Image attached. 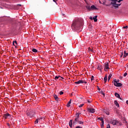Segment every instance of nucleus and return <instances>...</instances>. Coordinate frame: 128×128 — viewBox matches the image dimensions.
I'll return each mask as SVG.
<instances>
[{
  "label": "nucleus",
  "mask_w": 128,
  "mask_h": 128,
  "mask_svg": "<svg viewBox=\"0 0 128 128\" xmlns=\"http://www.w3.org/2000/svg\"><path fill=\"white\" fill-rule=\"evenodd\" d=\"M84 26V22L80 19H76L73 21L72 28L74 30H78L80 28Z\"/></svg>",
  "instance_id": "obj_1"
},
{
  "label": "nucleus",
  "mask_w": 128,
  "mask_h": 128,
  "mask_svg": "<svg viewBox=\"0 0 128 128\" xmlns=\"http://www.w3.org/2000/svg\"><path fill=\"white\" fill-rule=\"evenodd\" d=\"M111 0L110 4H112L114 8H118V6H120V4H117L116 2H118V0Z\"/></svg>",
  "instance_id": "obj_2"
},
{
  "label": "nucleus",
  "mask_w": 128,
  "mask_h": 128,
  "mask_svg": "<svg viewBox=\"0 0 128 128\" xmlns=\"http://www.w3.org/2000/svg\"><path fill=\"white\" fill-rule=\"evenodd\" d=\"M34 110L32 109L27 113V116H28V118H33V116H34Z\"/></svg>",
  "instance_id": "obj_3"
},
{
  "label": "nucleus",
  "mask_w": 128,
  "mask_h": 128,
  "mask_svg": "<svg viewBox=\"0 0 128 128\" xmlns=\"http://www.w3.org/2000/svg\"><path fill=\"white\" fill-rule=\"evenodd\" d=\"M75 117L76 118L72 122L73 126H76V124L78 122V118H78V115L77 116H75Z\"/></svg>",
  "instance_id": "obj_4"
},
{
  "label": "nucleus",
  "mask_w": 128,
  "mask_h": 128,
  "mask_svg": "<svg viewBox=\"0 0 128 128\" xmlns=\"http://www.w3.org/2000/svg\"><path fill=\"white\" fill-rule=\"evenodd\" d=\"M110 124H113V126H116L117 124H118V120H111L110 121Z\"/></svg>",
  "instance_id": "obj_5"
},
{
  "label": "nucleus",
  "mask_w": 128,
  "mask_h": 128,
  "mask_svg": "<svg viewBox=\"0 0 128 128\" xmlns=\"http://www.w3.org/2000/svg\"><path fill=\"white\" fill-rule=\"evenodd\" d=\"M106 70H110V66H108V62H106L104 66V70L105 72H107Z\"/></svg>",
  "instance_id": "obj_6"
},
{
  "label": "nucleus",
  "mask_w": 128,
  "mask_h": 128,
  "mask_svg": "<svg viewBox=\"0 0 128 128\" xmlns=\"http://www.w3.org/2000/svg\"><path fill=\"white\" fill-rule=\"evenodd\" d=\"M88 110L89 112H92V114H94L96 112V110L94 108H88Z\"/></svg>",
  "instance_id": "obj_7"
},
{
  "label": "nucleus",
  "mask_w": 128,
  "mask_h": 128,
  "mask_svg": "<svg viewBox=\"0 0 128 128\" xmlns=\"http://www.w3.org/2000/svg\"><path fill=\"white\" fill-rule=\"evenodd\" d=\"M114 86H117V88H120V86H122V83H117L116 82H115L114 83Z\"/></svg>",
  "instance_id": "obj_8"
},
{
  "label": "nucleus",
  "mask_w": 128,
  "mask_h": 128,
  "mask_svg": "<svg viewBox=\"0 0 128 128\" xmlns=\"http://www.w3.org/2000/svg\"><path fill=\"white\" fill-rule=\"evenodd\" d=\"M4 118H10V115L8 113L4 114Z\"/></svg>",
  "instance_id": "obj_9"
},
{
  "label": "nucleus",
  "mask_w": 128,
  "mask_h": 128,
  "mask_svg": "<svg viewBox=\"0 0 128 128\" xmlns=\"http://www.w3.org/2000/svg\"><path fill=\"white\" fill-rule=\"evenodd\" d=\"M127 56H128V52L126 50H124V55L123 56V58H126Z\"/></svg>",
  "instance_id": "obj_10"
},
{
  "label": "nucleus",
  "mask_w": 128,
  "mask_h": 128,
  "mask_svg": "<svg viewBox=\"0 0 128 128\" xmlns=\"http://www.w3.org/2000/svg\"><path fill=\"white\" fill-rule=\"evenodd\" d=\"M75 84H84V80H79L76 82H75Z\"/></svg>",
  "instance_id": "obj_11"
},
{
  "label": "nucleus",
  "mask_w": 128,
  "mask_h": 128,
  "mask_svg": "<svg viewBox=\"0 0 128 128\" xmlns=\"http://www.w3.org/2000/svg\"><path fill=\"white\" fill-rule=\"evenodd\" d=\"M115 96H116V98H120V100H122V99L120 98V94H118V93H115Z\"/></svg>",
  "instance_id": "obj_12"
},
{
  "label": "nucleus",
  "mask_w": 128,
  "mask_h": 128,
  "mask_svg": "<svg viewBox=\"0 0 128 128\" xmlns=\"http://www.w3.org/2000/svg\"><path fill=\"white\" fill-rule=\"evenodd\" d=\"M114 104H116V106H117V108H120V104H118V102L117 100H115L114 102Z\"/></svg>",
  "instance_id": "obj_13"
},
{
  "label": "nucleus",
  "mask_w": 128,
  "mask_h": 128,
  "mask_svg": "<svg viewBox=\"0 0 128 128\" xmlns=\"http://www.w3.org/2000/svg\"><path fill=\"white\" fill-rule=\"evenodd\" d=\"M54 98L56 102H58V96L54 94Z\"/></svg>",
  "instance_id": "obj_14"
},
{
  "label": "nucleus",
  "mask_w": 128,
  "mask_h": 128,
  "mask_svg": "<svg viewBox=\"0 0 128 128\" xmlns=\"http://www.w3.org/2000/svg\"><path fill=\"white\" fill-rule=\"evenodd\" d=\"M59 78H62V80L64 79V78L60 77V76H56L55 78H54V80H58Z\"/></svg>",
  "instance_id": "obj_15"
},
{
  "label": "nucleus",
  "mask_w": 128,
  "mask_h": 128,
  "mask_svg": "<svg viewBox=\"0 0 128 128\" xmlns=\"http://www.w3.org/2000/svg\"><path fill=\"white\" fill-rule=\"evenodd\" d=\"M102 68H104L102 66H98V70H100L101 72H102Z\"/></svg>",
  "instance_id": "obj_16"
},
{
  "label": "nucleus",
  "mask_w": 128,
  "mask_h": 128,
  "mask_svg": "<svg viewBox=\"0 0 128 128\" xmlns=\"http://www.w3.org/2000/svg\"><path fill=\"white\" fill-rule=\"evenodd\" d=\"M98 120H101L102 124H104V119L100 117V118H98Z\"/></svg>",
  "instance_id": "obj_17"
},
{
  "label": "nucleus",
  "mask_w": 128,
  "mask_h": 128,
  "mask_svg": "<svg viewBox=\"0 0 128 128\" xmlns=\"http://www.w3.org/2000/svg\"><path fill=\"white\" fill-rule=\"evenodd\" d=\"M70 104H72V99L70 100V102H68V104H67V106L68 108H70Z\"/></svg>",
  "instance_id": "obj_18"
},
{
  "label": "nucleus",
  "mask_w": 128,
  "mask_h": 128,
  "mask_svg": "<svg viewBox=\"0 0 128 128\" xmlns=\"http://www.w3.org/2000/svg\"><path fill=\"white\" fill-rule=\"evenodd\" d=\"M106 80H108V75L106 74L104 78V81L105 84L106 82Z\"/></svg>",
  "instance_id": "obj_19"
},
{
  "label": "nucleus",
  "mask_w": 128,
  "mask_h": 128,
  "mask_svg": "<svg viewBox=\"0 0 128 128\" xmlns=\"http://www.w3.org/2000/svg\"><path fill=\"white\" fill-rule=\"evenodd\" d=\"M69 126L70 128H72V120H70V121L69 122Z\"/></svg>",
  "instance_id": "obj_20"
},
{
  "label": "nucleus",
  "mask_w": 128,
  "mask_h": 128,
  "mask_svg": "<svg viewBox=\"0 0 128 128\" xmlns=\"http://www.w3.org/2000/svg\"><path fill=\"white\" fill-rule=\"evenodd\" d=\"M91 10H96V7L94 5H92L90 6Z\"/></svg>",
  "instance_id": "obj_21"
},
{
  "label": "nucleus",
  "mask_w": 128,
  "mask_h": 128,
  "mask_svg": "<svg viewBox=\"0 0 128 128\" xmlns=\"http://www.w3.org/2000/svg\"><path fill=\"white\" fill-rule=\"evenodd\" d=\"M97 18H98V16H95L93 18V20H94V22H98Z\"/></svg>",
  "instance_id": "obj_22"
},
{
  "label": "nucleus",
  "mask_w": 128,
  "mask_h": 128,
  "mask_svg": "<svg viewBox=\"0 0 128 128\" xmlns=\"http://www.w3.org/2000/svg\"><path fill=\"white\" fill-rule=\"evenodd\" d=\"M112 74H110L108 77V82H110V78H112Z\"/></svg>",
  "instance_id": "obj_23"
},
{
  "label": "nucleus",
  "mask_w": 128,
  "mask_h": 128,
  "mask_svg": "<svg viewBox=\"0 0 128 128\" xmlns=\"http://www.w3.org/2000/svg\"><path fill=\"white\" fill-rule=\"evenodd\" d=\"M32 52H38V50L36 48H32Z\"/></svg>",
  "instance_id": "obj_24"
},
{
  "label": "nucleus",
  "mask_w": 128,
  "mask_h": 128,
  "mask_svg": "<svg viewBox=\"0 0 128 128\" xmlns=\"http://www.w3.org/2000/svg\"><path fill=\"white\" fill-rule=\"evenodd\" d=\"M115 82H116L117 84H118V82H120V80H114V84Z\"/></svg>",
  "instance_id": "obj_25"
},
{
  "label": "nucleus",
  "mask_w": 128,
  "mask_h": 128,
  "mask_svg": "<svg viewBox=\"0 0 128 128\" xmlns=\"http://www.w3.org/2000/svg\"><path fill=\"white\" fill-rule=\"evenodd\" d=\"M80 114H82V113H81V112H77V113L76 114V116H78V118H80Z\"/></svg>",
  "instance_id": "obj_26"
},
{
  "label": "nucleus",
  "mask_w": 128,
  "mask_h": 128,
  "mask_svg": "<svg viewBox=\"0 0 128 128\" xmlns=\"http://www.w3.org/2000/svg\"><path fill=\"white\" fill-rule=\"evenodd\" d=\"M78 124H84V122L78 120Z\"/></svg>",
  "instance_id": "obj_27"
},
{
  "label": "nucleus",
  "mask_w": 128,
  "mask_h": 128,
  "mask_svg": "<svg viewBox=\"0 0 128 128\" xmlns=\"http://www.w3.org/2000/svg\"><path fill=\"white\" fill-rule=\"evenodd\" d=\"M60 96H62V94H64V92H63L62 91H60Z\"/></svg>",
  "instance_id": "obj_28"
},
{
  "label": "nucleus",
  "mask_w": 128,
  "mask_h": 128,
  "mask_svg": "<svg viewBox=\"0 0 128 128\" xmlns=\"http://www.w3.org/2000/svg\"><path fill=\"white\" fill-rule=\"evenodd\" d=\"M86 8H87V10H90V6H86Z\"/></svg>",
  "instance_id": "obj_29"
},
{
  "label": "nucleus",
  "mask_w": 128,
  "mask_h": 128,
  "mask_svg": "<svg viewBox=\"0 0 128 128\" xmlns=\"http://www.w3.org/2000/svg\"><path fill=\"white\" fill-rule=\"evenodd\" d=\"M36 124H38V119H36L35 121Z\"/></svg>",
  "instance_id": "obj_30"
},
{
  "label": "nucleus",
  "mask_w": 128,
  "mask_h": 128,
  "mask_svg": "<svg viewBox=\"0 0 128 128\" xmlns=\"http://www.w3.org/2000/svg\"><path fill=\"white\" fill-rule=\"evenodd\" d=\"M78 106L79 108H82V106H84V104H81Z\"/></svg>",
  "instance_id": "obj_31"
},
{
  "label": "nucleus",
  "mask_w": 128,
  "mask_h": 128,
  "mask_svg": "<svg viewBox=\"0 0 128 128\" xmlns=\"http://www.w3.org/2000/svg\"><path fill=\"white\" fill-rule=\"evenodd\" d=\"M18 44V42H16V40L13 41V44Z\"/></svg>",
  "instance_id": "obj_32"
},
{
  "label": "nucleus",
  "mask_w": 128,
  "mask_h": 128,
  "mask_svg": "<svg viewBox=\"0 0 128 128\" xmlns=\"http://www.w3.org/2000/svg\"><path fill=\"white\" fill-rule=\"evenodd\" d=\"M127 75H128V73L125 72V73L124 74V76H126Z\"/></svg>",
  "instance_id": "obj_33"
},
{
  "label": "nucleus",
  "mask_w": 128,
  "mask_h": 128,
  "mask_svg": "<svg viewBox=\"0 0 128 128\" xmlns=\"http://www.w3.org/2000/svg\"><path fill=\"white\" fill-rule=\"evenodd\" d=\"M94 76H92L91 80H94Z\"/></svg>",
  "instance_id": "obj_34"
},
{
  "label": "nucleus",
  "mask_w": 128,
  "mask_h": 128,
  "mask_svg": "<svg viewBox=\"0 0 128 128\" xmlns=\"http://www.w3.org/2000/svg\"><path fill=\"white\" fill-rule=\"evenodd\" d=\"M107 128H110V126L109 124H108V125H107V127H106Z\"/></svg>",
  "instance_id": "obj_35"
},
{
  "label": "nucleus",
  "mask_w": 128,
  "mask_h": 128,
  "mask_svg": "<svg viewBox=\"0 0 128 128\" xmlns=\"http://www.w3.org/2000/svg\"><path fill=\"white\" fill-rule=\"evenodd\" d=\"M128 26H124L123 28H126V30L128 28Z\"/></svg>",
  "instance_id": "obj_36"
},
{
  "label": "nucleus",
  "mask_w": 128,
  "mask_h": 128,
  "mask_svg": "<svg viewBox=\"0 0 128 128\" xmlns=\"http://www.w3.org/2000/svg\"><path fill=\"white\" fill-rule=\"evenodd\" d=\"M106 114L108 116H110V112H106Z\"/></svg>",
  "instance_id": "obj_37"
},
{
  "label": "nucleus",
  "mask_w": 128,
  "mask_h": 128,
  "mask_svg": "<svg viewBox=\"0 0 128 128\" xmlns=\"http://www.w3.org/2000/svg\"><path fill=\"white\" fill-rule=\"evenodd\" d=\"M122 0H118L117 2H122Z\"/></svg>",
  "instance_id": "obj_38"
},
{
  "label": "nucleus",
  "mask_w": 128,
  "mask_h": 128,
  "mask_svg": "<svg viewBox=\"0 0 128 128\" xmlns=\"http://www.w3.org/2000/svg\"><path fill=\"white\" fill-rule=\"evenodd\" d=\"M83 84H87L86 82L83 80Z\"/></svg>",
  "instance_id": "obj_39"
},
{
  "label": "nucleus",
  "mask_w": 128,
  "mask_h": 128,
  "mask_svg": "<svg viewBox=\"0 0 128 128\" xmlns=\"http://www.w3.org/2000/svg\"><path fill=\"white\" fill-rule=\"evenodd\" d=\"M101 128H104V124L102 123V124H101Z\"/></svg>",
  "instance_id": "obj_40"
},
{
  "label": "nucleus",
  "mask_w": 128,
  "mask_h": 128,
  "mask_svg": "<svg viewBox=\"0 0 128 128\" xmlns=\"http://www.w3.org/2000/svg\"><path fill=\"white\" fill-rule=\"evenodd\" d=\"M76 128H82L80 126H77L76 127Z\"/></svg>",
  "instance_id": "obj_41"
},
{
  "label": "nucleus",
  "mask_w": 128,
  "mask_h": 128,
  "mask_svg": "<svg viewBox=\"0 0 128 128\" xmlns=\"http://www.w3.org/2000/svg\"><path fill=\"white\" fill-rule=\"evenodd\" d=\"M102 96H104V92H102Z\"/></svg>",
  "instance_id": "obj_42"
},
{
  "label": "nucleus",
  "mask_w": 128,
  "mask_h": 128,
  "mask_svg": "<svg viewBox=\"0 0 128 128\" xmlns=\"http://www.w3.org/2000/svg\"><path fill=\"white\" fill-rule=\"evenodd\" d=\"M38 120H42V117H40V118H38Z\"/></svg>",
  "instance_id": "obj_43"
},
{
  "label": "nucleus",
  "mask_w": 128,
  "mask_h": 128,
  "mask_svg": "<svg viewBox=\"0 0 128 128\" xmlns=\"http://www.w3.org/2000/svg\"><path fill=\"white\" fill-rule=\"evenodd\" d=\"M89 50H90V52H93L92 49H90V48H89Z\"/></svg>",
  "instance_id": "obj_44"
},
{
  "label": "nucleus",
  "mask_w": 128,
  "mask_h": 128,
  "mask_svg": "<svg viewBox=\"0 0 128 128\" xmlns=\"http://www.w3.org/2000/svg\"><path fill=\"white\" fill-rule=\"evenodd\" d=\"M106 6H110V4H106Z\"/></svg>",
  "instance_id": "obj_45"
},
{
  "label": "nucleus",
  "mask_w": 128,
  "mask_h": 128,
  "mask_svg": "<svg viewBox=\"0 0 128 128\" xmlns=\"http://www.w3.org/2000/svg\"><path fill=\"white\" fill-rule=\"evenodd\" d=\"M90 20H92V16H90Z\"/></svg>",
  "instance_id": "obj_46"
},
{
  "label": "nucleus",
  "mask_w": 128,
  "mask_h": 128,
  "mask_svg": "<svg viewBox=\"0 0 128 128\" xmlns=\"http://www.w3.org/2000/svg\"><path fill=\"white\" fill-rule=\"evenodd\" d=\"M7 126H10V124L7 123Z\"/></svg>",
  "instance_id": "obj_47"
},
{
  "label": "nucleus",
  "mask_w": 128,
  "mask_h": 128,
  "mask_svg": "<svg viewBox=\"0 0 128 128\" xmlns=\"http://www.w3.org/2000/svg\"><path fill=\"white\" fill-rule=\"evenodd\" d=\"M56 0H53V2H56Z\"/></svg>",
  "instance_id": "obj_48"
},
{
  "label": "nucleus",
  "mask_w": 128,
  "mask_h": 128,
  "mask_svg": "<svg viewBox=\"0 0 128 128\" xmlns=\"http://www.w3.org/2000/svg\"><path fill=\"white\" fill-rule=\"evenodd\" d=\"M88 102L90 103V100H88Z\"/></svg>",
  "instance_id": "obj_49"
},
{
  "label": "nucleus",
  "mask_w": 128,
  "mask_h": 128,
  "mask_svg": "<svg viewBox=\"0 0 128 128\" xmlns=\"http://www.w3.org/2000/svg\"><path fill=\"white\" fill-rule=\"evenodd\" d=\"M102 4L104 6V4H106V3L104 2H103Z\"/></svg>",
  "instance_id": "obj_50"
},
{
  "label": "nucleus",
  "mask_w": 128,
  "mask_h": 128,
  "mask_svg": "<svg viewBox=\"0 0 128 128\" xmlns=\"http://www.w3.org/2000/svg\"><path fill=\"white\" fill-rule=\"evenodd\" d=\"M123 54L122 53V55L120 56V58H122Z\"/></svg>",
  "instance_id": "obj_51"
},
{
  "label": "nucleus",
  "mask_w": 128,
  "mask_h": 128,
  "mask_svg": "<svg viewBox=\"0 0 128 128\" xmlns=\"http://www.w3.org/2000/svg\"><path fill=\"white\" fill-rule=\"evenodd\" d=\"M99 2H100V4H102V2H100V0H99Z\"/></svg>",
  "instance_id": "obj_52"
},
{
  "label": "nucleus",
  "mask_w": 128,
  "mask_h": 128,
  "mask_svg": "<svg viewBox=\"0 0 128 128\" xmlns=\"http://www.w3.org/2000/svg\"><path fill=\"white\" fill-rule=\"evenodd\" d=\"M98 90H100V88L98 87Z\"/></svg>",
  "instance_id": "obj_53"
},
{
  "label": "nucleus",
  "mask_w": 128,
  "mask_h": 128,
  "mask_svg": "<svg viewBox=\"0 0 128 128\" xmlns=\"http://www.w3.org/2000/svg\"><path fill=\"white\" fill-rule=\"evenodd\" d=\"M13 46H16L14 44V42H13Z\"/></svg>",
  "instance_id": "obj_54"
},
{
  "label": "nucleus",
  "mask_w": 128,
  "mask_h": 128,
  "mask_svg": "<svg viewBox=\"0 0 128 128\" xmlns=\"http://www.w3.org/2000/svg\"><path fill=\"white\" fill-rule=\"evenodd\" d=\"M18 6H22V5H21V4H18Z\"/></svg>",
  "instance_id": "obj_55"
},
{
  "label": "nucleus",
  "mask_w": 128,
  "mask_h": 128,
  "mask_svg": "<svg viewBox=\"0 0 128 128\" xmlns=\"http://www.w3.org/2000/svg\"><path fill=\"white\" fill-rule=\"evenodd\" d=\"M60 80H62V79H61V78H60Z\"/></svg>",
  "instance_id": "obj_56"
},
{
  "label": "nucleus",
  "mask_w": 128,
  "mask_h": 128,
  "mask_svg": "<svg viewBox=\"0 0 128 128\" xmlns=\"http://www.w3.org/2000/svg\"><path fill=\"white\" fill-rule=\"evenodd\" d=\"M64 16V14H63Z\"/></svg>",
  "instance_id": "obj_57"
}]
</instances>
